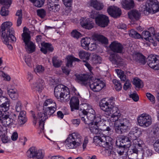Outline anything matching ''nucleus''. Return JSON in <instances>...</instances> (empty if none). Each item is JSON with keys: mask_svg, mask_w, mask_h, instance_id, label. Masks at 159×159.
I'll list each match as a JSON object with an SVG mask.
<instances>
[{"mask_svg": "<svg viewBox=\"0 0 159 159\" xmlns=\"http://www.w3.org/2000/svg\"><path fill=\"white\" fill-rule=\"evenodd\" d=\"M111 109L107 114L108 115H111V117H117V119L115 120L114 123L115 132L119 134H121L126 132L130 125L129 120L126 118H118V117L120 115V111L118 108L114 107V105Z\"/></svg>", "mask_w": 159, "mask_h": 159, "instance_id": "1", "label": "nucleus"}, {"mask_svg": "<svg viewBox=\"0 0 159 159\" xmlns=\"http://www.w3.org/2000/svg\"><path fill=\"white\" fill-rule=\"evenodd\" d=\"M12 25L11 22H4L2 24L0 29L2 36L4 39L3 42L10 50L12 49L13 47L10 43L16 41V38L14 36V31L11 27Z\"/></svg>", "mask_w": 159, "mask_h": 159, "instance_id": "2", "label": "nucleus"}, {"mask_svg": "<svg viewBox=\"0 0 159 159\" xmlns=\"http://www.w3.org/2000/svg\"><path fill=\"white\" fill-rule=\"evenodd\" d=\"M54 93L55 97L57 99H59L61 102H65L70 99V94L69 89L63 85H57L54 89Z\"/></svg>", "mask_w": 159, "mask_h": 159, "instance_id": "3", "label": "nucleus"}, {"mask_svg": "<svg viewBox=\"0 0 159 159\" xmlns=\"http://www.w3.org/2000/svg\"><path fill=\"white\" fill-rule=\"evenodd\" d=\"M83 138L80 134L73 133L69 135L66 140V146L69 149H73L79 146L82 143Z\"/></svg>", "mask_w": 159, "mask_h": 159, "instance_id": "4", "label": "nucleus"}, {"mask_svg": "<svg viewBox=\"0 0 159 159\" xmlns=\"http://www.w3.org/2000/svg\"><path fill=\"white\" fill-rule=\"evenodd\" d=\"M30 112L31 116L33 117V123L34 125H36L38 120H39L38 129L40 130V132H42L44 128V121L48 119V117L45 116L44 113L42 112H38L37 114V116H35L33 111H31Z\"/></svg>", "mask_w": 159, "mask_h": 159, "instance_id": "5", "label": "nucleus"}, {"mask_svg": "<svg viewBox=\"0 0 159 159\" xmlns=\"http://www.w3.org/2000/svg\"><path fill=\"white\" fill-rule=\"evenodd\" d=\"M144 13H155L158 11L159 5L157 0H148L146 2L145 6H143Z\"/></svg>", "mask_w": 159, "mask_h": 159, "instance_id": "6", "label": "nucleus"}, {"mask_svg": "<svg viewBox=\"0 0 159 159\" xmlns=\"http://www.w3.org/2000/svg\"><path fill=\"white\" fill-rule=\"evenodd\" d=\"M137 121L140 126L146 128L152 124V120L150 115L147 114L143 113L138 117Z\"/></svg>", "mask_w": 159, "mask_h": 159, "instance_id": "7", "label": "nucleus"}, {"mask_svg": "<svg viewBox=\"0 0 159 159\" xmlns=\"http://www.w3.org/2000/svg\"><path fill=\"white\" fill-rule=\"evenodd\" d=\"M27 156L33 159H43L44 153L41 149H38L36 147L30 148L27 152Z\"/></svg>", "mask_w": 159, "mask_h": 159, "instance_id": "8", "label": "nucleus"}, {"mask_svg": "<svg viewBox=\"0 0 159 159\" xmlns=\"http://www.w3.org/2000/svg\"><path fill=\"white\" fill-rule=\"evenodd\" d=\"M80 116L81 120L86 125L93 123V121L96 117L95 112L93 109H90L89 113L87 114L81 115L80 114Z\"/></svg>", "mask_w": 159, "mask_h": 159, "instance_id": "9", "label": "nucleus"}, {"mask_svg": "<svg viewBox=\"0 0 159 159\" xmlns=\"http://www.w3.org/2000/svg\"><path fill=\"white\" fill-rule=\"evenodd\" d=\"M89 83L90 89L95 92H99L105 86L104 83L99 79L91 80Z\"/></svg>", "mask_w": 159, "mask_h": 159, "instance_id": "10", "label": "nucleus"}, {"mask_svg": "<svg viewBox=\"0 0 159 159\" xmlns=\"http://www.w3.org/2000/svg\"><path fill=\"white\" fill-rule=\"evenodd\" d=\"M147 60L150 67L155 70L159 69V56L151 54L148 57Z\"/></svg>", "mask_w": 159, "mask_h": 159, "instance_id": "11", "label": "nucleus"}, {"mask_svg": "<svg viewBox=\"0 0 159 159\" xmlns=\"http://www.w3.org/2000/svg\"><path fill=\"white\" fill-rule=\"evenodd\" d=\"M114 104V102L113 98H110L108 100L106 98L101 100L99 102V106L101 109L107 113L109 112L113 105Z\"/></svg>", "mask_w": 159, "mask_h": 159, "instance_id": "12", "label": "nucleus"}, {"mask_svg": "<svg viewBox=\"0 0 159 159\" xmlns=\"http://www.w3.org/2000/svg\"><path fill=\"white\" fill-rule=\"evenodd\" d=\"M109 22L108 17L105 15H99L96 19V24L101 27L107 26Z\"/></svg>", "mask_w": 159, "mask_h": 159, "instance_id": "13", "label": "nucleus"}, {"mask_svg": "<svg viewBox=\"0 0 159 159\" xmlns=\"http://www.w3.org/2000/svg\"><path fill=\"white\" fill-rule=\"evenodd\" d=\"M116 71L119 77H120L121 81L125 82L123 86V89L125 90H127L130 86L131 84L130 81L129 80H126V76L125 75L124 71L119 69H116Z\"/></svg>", "mask_w": 159, "mask_h": 159, "instance_id": "14", "label": "nucleus"}, {"mask_svg": "<svg viewBox=\"0 0 159 159\" xmlns=\"http://www.w3.org/2000/svg\"><path fill=\"white\" fill-rule=\"evenodd\" d=\"M109 47L111 51L117 53H122L124 48L122 44L116 41L112 42Z\"/></svg>", "mask_w": 159, "mask_h": 159, "instance_id": "15", "label": "nucleus"}, {"mask_svg": "<svg viewBox=\"0 0 159 159\" xmlns=\"http://www.w3.org/2000/svg\"><path fill=\"white\" fill-rule=\"evenodd\" d=\"M1 3L4 5L1 10V14L2 16H6L8 15L9 11L7 9L11 3V0H0Z\"/></svg>", "mask_w": 159, "mask_h": 159, "instance_id": "16", "label": "nucleus"}, {"mask_svg": "<svg viewBox=\"0 0 159 159\" xmlns=\"http://www.w3.org/2000/svg\"><path fill=\"white\" fill-rule=\"evenodd\" d=\"M108 134H107L106 136V138L103 140H101V141L99 143V146L103 147L105 148V150L106 152H107L108 155H110L111 153L112 149V146L111 142H109L106 141V139L107 138H108L109 136H107Z\"/></svg>", "mask_w": 159, "mask_h": 159, "instance_id": "17", "label": "nucleus"}, {"mask_svg": "<svg viewBox=\"0 0 159 159\" xmlns=\"http://www.w3.org/2000/svg\"><path fill=\"white\" fill-rule=\"evenodd\" d=\"M44 86V81L41 79H39L31 86V88L34 91L41 92Z\"/></svg>", "mask_w": 159, "mask_h": 159, "instance_id": "18", "label": "nucleus"}, {"mask_svg": "<svg viewBox=\"0 0 159 159\" xmlns=\"http://www.w3.org/2000/svg\"><path fill=\"white\" fill-rule=\"evenodd\" d=\"M107 11L110 15L115 18L119 17L121 15V10L116 7L111 6L107 9Z\"/></svg>", "mask_w": 159, "mask_h": 159, "instance_id": "19", "label": "nucleus"}, {"mask_svg": "<svg viewBox=\"0 0 159 159\" xmlns=\"http://www.w3.org/2000/svg\"><path fill=\"white\" fill-rule=\"evenodd\" d=\"M141 134V132L139 128L134 127L132 129L128 134V138L132 140H135Z\"/></svg>", "mask_w": 159, "mask_h": 159, "instance_id": "20", "label": "nucleus"}, {"mask_svg": "<svg viewBox=\"0 0 159 159\" xmlns=\"http://www.w3.org/2000/svg\"><path fill=\"white\" fill-rule=\"evenodd\" d=\"M75 80L81 85L86 86L88 83L89 76L86 74L75 75Z\"/></svg>", "mask_w": 159, "mask_h": 159, "instance_id": "21", "label": "nucleus"}, {"mask_svg": "<svg viewBox=\"0 0 159 159\" xmlns=\"http://www.w3.org/2000/svg\"><path fill=\"white\" fill-rule=\"evenodd\" d=\"M31 38L23 39L26 46V51L29 53H31L35 51V46L34 43L30 41Z\"/></svg>", "mask_w": 159, "mask_h": 159, "instance_id": "22", "label": "nucleus"}, {"mask_svg": "<svg viewBox=\"0 0 159 159\" xmlns=\"http://www.w3.org/2000/svg\"><path fill=\"white\" fill-rule=\"evenodd\" d=\"M41 45L42 47L40 51L44 54H46L48 52H52L54 50V48L50 43L43 42L41 43Z\"/></svg>", "mask_w": 159, "mask_h": 159, "instance_id": "23", "label": "nucleus"}, {"mask_svg": "<svg viewBox=\"0 0 159 159\" xmlns=\"http://www.w3.org/2000/svg\"><path fill=\"white\" fill-rule=\"evenodd\" d=\"M10 106L9 99L6 97L0 96V107L3 108V112L7 111Z\"/></svg>", "mask_w": 159, "mask_h": 159, "instance_id": "24", "label": "nucleus"}, {"mask_svg": "<svg viewBox=\"0 0 159 159\" xmlns=\"http://www.w3.org/2000/svg\"><path fill=\"white\" fill-rule=\"evenodd\" d=\"M13 121V119L10 118L7 115H4L0 120V122L5 127L12 125L14 124Z\"/></svg>", "mask_w": 159, "mask_h": 159, "instance_id": "25", "label": "nucleus"}, {"mask_svg": "<svg viewBox=\"0 0 159 159\" xmlns=\"http://www.w3.org/2000/svg\"><path fill=\"white\" fill-rule=\"evenodd\" d=\"M70 105L71 111L79 109V98L75 97H73L70 101Z\"/></svg>", "mask_w": 159, "mask_h": 159, "instance_id": "26", "label": "nucleus"}, {"mask_svg": "<svg viewBox=\"0 0 159 159\" xmlns=\"http://www.w3.org/2000/svg\"><path fill=\"white\" fill-rule=\"evenodd\" d=\"M140 15V13L136 10H131L128 13V16L129 18L132 20L134 21L139 20Z\"/></svg>", "mask_w": 159, "mask_h": 159, "instance_id": "27", "label": "nucleus"}, {"mask_svg": "<svg viewBox=\"0 0 159 159\" xmlns=\"http://www.w3.org/2000/svg\"><path fill=\"white\" fill-rule=\"evenodd\" d=\"M80 24L83 27L86 29L90 30L93 27V23L89 18H83Z\"/></svg>", "mask_w": 159, "mask_h": 159, "instance_id": "28", "label": "nucleus"}, {"mask_svg": "<svg viewBox=\"0 0 159 159\" xmlns=\"http://www.w3.org/2000/svg\"><path fill=\"white\" fill-rule=\"evenodd\" d=\"M57 109V106L43 107V112H40L44 113L45 116H51L54 113Z\"/></svg>", "mask_w": 159, "mask_h": 159, "instance_id": "29", "label": "nucleus"}, {"mask_svg": "<svg viewBox=\"0 0 159 159\" xmlns=\"http://www.w3.org/2000/svg\"><path fill=\"white\" fill-rule=\"evenodd\" d=\"M122 7L126 10L133 8L134 6L133 0H124L122 2Z\"/></svg>", "mask_w": 159, "mask_h": 159, "instance_id": "30", "label": "nucleus"}, {"mask_svg": "<svg viewBox=\"0 0 159 159\" xmlns=\"http://www.w3.org/2000/svg\"><path fill=\"white\" fill-rule=\"evenodd\" d=\"M133 56L134 59L137 62L143 65L145 63V57L141 53L136 52Z\"/></svg>", "mask_w": 159, "mask_h": 159, "instance_id": "31", "label": "nucleus"}, {"mask_svg": "<svg viewBox=\"0 0 159 159\" xmlns=\"http://www.w3.org/2000/svg\"><path fill=\"white\" fill-rule=\"evenodd\" d=\"M90 5L97 10H102L103 7V4L97 0H91Z\"/></svg>", "mask_w": 159, "mask_h": 159, "instance_id": "32", "label": "nucleus"}, {"mask_svg": "<svg viewBox=\"0 0 159 159\" xmlns=\"http://www.w3.org/2000/svg\"><path fill=\"white\" fill-rule=\"evenodd\" d=\"M90 55V53L83 50H80L78 53V55L80 59L85 62L89 60Z\"/></svg>", "mask_w": 159, "mask_h": 159, "instance_id": "33", "label": "nucleus"}, {"mask_svg": "<svg viewBox=\"0 0 159 159\" xmlns=\"http://www.w3.org/2000/svg\"><path fill=\"white\" fill-rule=\"evenodd\" d=\"M87 126L89 128L91 132L93 134L101 135V130L98 128L97 125L92 123L87 125Z\"/></svg>", "mask_w": 159, "mask_h": 159, "instance_id": "34", "label": "nucleus"}, {"mask_svg": "<svg viewBox=\"0 0 159 159\" xmlns=\"http://www.w3.org/2000/svg\"><path fill=\"white\" fill-rule=\"evenodd\" d=\"M7 91L10 97L13 100H15L18 98V93L16 89H8Z\"/></svg>", "mask_w": 159, "mask_h": 159, "instance_id": "35", "label": "nucleus"}, {"mask_svg": "<svg viewBox=\"0 0 159 159\" xmlns=\"http://www.w3.org/2000/svg\"><path fill=\"white\" fill-rule=\"evenodd\" d=\"M90 39L87 38H83L81 40V46L85 50L88 49V46L90 43Z\"/></svg>", "mask_w": 159, "mask_h": 159, "instance_id": "36", "label": "nucleus"}, {"mask_svg": "<svg viewBox=\"0 0 159 159\" xmlns=\"http://www.w3.org/2000/svg\"><path fill=\"white\" fill-rule=\"evenodd\" d=\"M128 137H123L121 139V140L120 141V144H118V142L117 141L116 142V145L117 146H118L119 147H125L126 144L125 143H126V142H129V140Z\"/></svg>", "mask_w": 159, "mask_h": 159, "instance_id": "37", "label": "nucleus"}, {"mask_svg": "<svg viewBox=\"0 0 159 159\" xmlns=\"http://www.w3.org/2000/svg\"><path fill=\"white\" fill-rule=\"evenodd\" d=\"M56 106H57L55 102L51 99L46 100L43 104V107Z\"/></svg>", "mask_w": 159, "mask_h": 159, "instance_id": "38", "label": "nucleus"}, {"mask_svg": "<svg viewBox=\"0 0 159 159\" xmlns=\"http://www.w3.org/2000/svg\"><path fill=\"white\" fill-rule=\"evenodd\" d=\"M62 61L56 57H53L52 58V63L54 67L58 68L61 66L62 64Z\"/></svg>", "mask_w": 159, "mask_h": 159, "instance_id": "39", "label": "nucleus"}, {"mask_svg": "<svg viewBox=\"0 0 159 159\" xmlns=\"http://www.w3.org/2000/svg\"><path fill=\"white\" fill-rule=\"evenodd\" d=\"M34 5L37 7H41L44 4V0H29Z\"/></svg>", "mask_w": 159, "mask_h": 159, "instance_id": "40", "label": "nucleus"}, {"mask_svg": "<svg viewBox=\"0 0 159 159\" xmlns=\"http://www.w3.org/2000/svg\"><path fill=\"white\" fill-rule=\"evenodd\" d=\"M101 134V135H97L95 136L93 138L94 142L98 145L101 142V140H103L106 138V136H104V134Z\"/></svg>", "mask_w": 159, "mask_h": 159, "instance_id": "41", "label": "nucleus"}, {"mask_svg": "<svg viewBox=\"0 0 159 159\" xmlns=\"http://www.w3.org/2000/svg\"><path fill=\"white\" fill-rule=\"evenodd\" d=\"M49 11L55 12L59 11L60 9V5L58 4H55L54 5H50L47 6Z\"/></svg>", "mask_w": 159, "mask_h": 159, "instance_id": "42", "label": "nucleus"}, {"mask_svg": "<svg viewBox=\"0 0 159 159\" xmlns=\"http://www.w3.org/2000/svg\"><path fill=\"white\" fill-rule=\"evenodd\" d=\"M129 34L130 37L135 39H139L141 38L140 34L133 30H131L129 31Z\"/></svg>", "mask_w": 159, "mask_h": 159, "instance_id": "43", "label": "nucleus"}, {"mask_svg": "<svg viewBox=\"0 0 159 159\" xmlns=\"http://www.w3.org/2000/svg\"><path fill=\"white\" fill-rule=\"evenodd\" d=\"M112 82L114 84L116 90L118 91H120L122 88V86L120 81L114 79L113 80Z\"/></svg>", "mask_w": 159, "mask_h": 159, "instance_id": "44", "label": "nucleus"}, {"mask_svg": "<svg viewBox=\"0 0 159 159\" xmlns=\"http://www.w3.org/2000/svg\"><path fill=\"white\" fill-rule=\"evenodd\" d=\"M92 61L93 63L94 64L100 63L101 61V58L98 55H94L92 57Z\"/></svg>", "mask_w": 159, "mask_h": 159, "instance_id": "45", "label": "nucleus"}, {"mask_svg": "<svg viewBox=\"0 0 159 159\" xmlns=\"http://www.w3.org/2000/svg\"><path fill=\"white\" fill-rule=\"evenodd\" d=\"M152 37L147 31H143L142 34L141 38L144 39L146 41H149Z\"/></svg>", "mask_w": 159, "mask_h": 159, "instance_id": "46", "label": "nucleus"}, {"mask_svg": "<svg viewBox=\"0 0 159 159\" xmlns=\"http://www.w3.org/2000/svg\"><path fill=\"white\" fill-rule=\"evenodd\" d=\"M37 15L41 18H44L46 15V11L43 9L37 10Z\"/></svg>", "mask_w": 159, "mask_h": 159, "instance_id": "47", "label": "nucleus"}, {"mask_svg": "<svg viewBox=\"0 0 159 159\" xmlns=\"http://www.w3.org/2000/svg\"><path fill=\"white\" fill-rule=\"evenodd\" d=\"M128 157L129 159H143L142 155L140 156L134 152L129 154L128 155Z\"/></svg>", "mask_w": 159, "mask_h": 159, "instance_id": "48", "label": "nucleus"}, {"mask_svg": "<svg viewBox=\"0 0 159 159\" xmlns=\"http://www.w3.org/2000/svg\"><path fill=\"white\" fill-rule=\"evenodd\" d=\"M28 29L26 27L23 28V33L22 34V39L31 38L30 34L27 32Z\"/></svg>", "mask_w": 159, "mask_h": 159, "instance_id": "49", "label": "nucleus"}, {"mask_svg": "<svg viewBox=\"0 0 159 159\" xmlns=\"http://www.w3.org/2000/svg\"><path fill=\"white\" fill-rule=\"evenodd\" d=\"M84 107L85 109L82 111L81 115L87 114L89 113L90 109H93L91 106L88 104H85Z\"/></svg>", "mask_w": 159, "mask_h": 159, "instance_id": "50", "label": "nucleus"}, {"mask_svg": "<svg viewBox=\"0 0 159 159\" xmlns=\"http://www.w3.org/2000/svg\"><path fill=\"white\" fill-rule=\"evenodd\" d=\"M142 83L141 80L139 79L134 78L133 79V84L137 88H140Z\"/></svg>", "mask_w": 159, "mask_h": 159, "instance_id": "51", "label": "nucleus"}, {"mask_svg": "<svg viewBox=\"0 0 159 159\" xmlns=\"http://www.w3.org/2000/svg\"><path fill=\"white\" fill-rule=\"evenodd\" d=\"M102 116L99 114L96 115V117H95L93 121V122H94V124L99 125L100 122L102 121H103V118L102 119Z\"/></svg>", "mask_w": 159, "mask_h": 159, "instance_id": "52", "label": "nucleus"}, {"mask_svg": "<svg viewBox=\"0 0 159 159\" xmlns=\"http://www.w3.org/2000/svg\"><path fill=\"white\" fill-rule=\"evenodd\" d=\"M71 34L72 37L77 39L82 36L80 33L75 30H72L71 33Z\"/></svg>", "mask_w": 159, "mask_h": 159, "instance_id": "53", "label": "nucleus"}, {"mask_svg": "<svg viewBox=\"0 0 159 159\" xmlns=\"http://www.w3.org/2000/svg\"><path fill=\"white\" fill-rule=\"evenodd\" d=\"M44 68L41 65H37L34 69V71L36 74H40L44 72Z\"/></svg>", "mask_w": 159, "mask_h": 159, "instance_id": "54", "label": "nucleus"}, {"mask_svg": "<svg viewBox=\"0 0 159 159\" xmlns=\"http://www.w3.org/2000/svg\"><path fill=\"white\" fill-rule=\"evenodd\" d=\"M146 96L152 102V103L154 104L155 103V99L154 96L149 93H146Z\"/></svg>", "mask_w": 159, "mask_h": 159, "instance_id": "55", "label": "nucleus"}, {"mask_svg": "<svg viewBox=\"0 0 159 159\" xmlns=\"http://www.w3.org/2000/svg\"><path fill=\"white\" fill-rule=\"evenodd\" d=\"M98 12L95 11H92L91 13H90V17L92 18L95 19V22L96 21V19L98 17Z\"/></svg>", "mask_w": 159, "mask_h": 159, "instance_id": "56", "label": "nucleus"}, {"mask_svg": "<svg viewBox=\"0 0 159 159\" xmlns=\"http://www.w3.org/2000/svg\"><path fill=\"white\" fill-rule=\"evenodd\" d=\"M97 48V45L95 43H93L91 44H89V46H88V49L86 50H89L91 51L96 49Z\"/></svg>", "mask_w": 159, "mask_h": 159, "instance_id": "57", "label": "nucleus"}, {"mask_svg": "<svg viewBox=\"0 0 159 159\" xmlns=\"http://www.w3.org/2000/svg\"><path fill=\"white\" fill-rule=\"evenodd\" d=\"M99 40L102 43L107 44L108 43L107 39L103 36H100L98 38Z\"/></svg>", "mask_w": 159, "mask_h": 159, "instance_id": "58", "label": "nucleus"}, {"mask_svg": "<svg viewBox=\"0 0 159 159\" xmlns=\"http://www.w3.org/2000/svg\"><path fill=\"white\" fill-rule=\"evenodd\" d=\"M130 98H132L135 102H137L139 100V97L138 95L136 93L131 94L129 95Z\"/></svg>", "mask_w": 159, "mask_h": 159, "instance_id": "59", "label": "nucleus"}, {"mask_svg": "<svg viewBox=\"0 0 159 159\" xmlns=\"http://www.w3.org/2000/svg\"><path fill=\"white\" fill-rule=\"evenodd\" d=\"M26 117H18V121L20 125H23L27 121Z\"/></svg>", "mask_w": 159, "mask_h": 159, "instance_id": "60", "label": "nucleus"}, {"mask_svg": "<svg viewBox=\"0 0 159 159\" xmlns=\"http://www.w3.org/2000/svg\"><path fill=\"white\" fill-rule=\"evenodd\" d=\"M25 60L26 64L29 66H31V58L30 56H25Z\"/></svg>", "mask_w": 159, "mask_h": 159, "instance_id": "61", "label": "nucleus"}, {"mask_svg": "<svg viewBox=\"0 0 159 159\" xmlns=\"http://www.w3.org/2000/svg\"><path fill=\"white\" fill-rule=\"evenodd\" d=\"M47 6L54 5L55 4H57L59 0H48Z\"/></svg>", "mask_w": 159, "mask_h": 159, "instance_id": "62", "label": "nucleus"}, {"mask_svg": "<svg viewBox=\"0 0 159 159\" xmlns=\"http://www.w3.org/2000/svg\"><path fill=\"white\" fill-rule=\"evenodd\" d=\"M153 145L155 150L159 153V139L156 141Z\"/></svg>", "mask_w": 159, "mask_h": 159, "instance_id": "63", "label": "nucleus"}, {"mask_svg": "<svg viewBox=\"0 0 159 159\" xmlns=\"http://www.w3.org/2000/svg\"><path fill=\"white\" fill-rule=\"evenodd\" d=\"M67 61L66 64V66L67 67H71L72 65L73 60L69 56L67 58Z\"/></svg>", "mask_w": 159, "mask_h": 159, "instance_id": "64", "label": "nucleus"}]
</instances>
